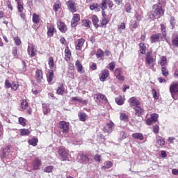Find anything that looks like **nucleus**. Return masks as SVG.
Here are the masks:
<instances>
[{"mask_svg": "<svg viewBox=\"0 0 178 178\" xmlns=\"http://www.w3.org/2000/svg\"><path fill=\"white\" fill-rule=\"evenodd\" d=\"M163 15H165V10L162 8V3L159 2L153 5L152 10L149 14V17L152 20H155V19H160Z\"/></svg>", "mask_w": 178, "mask_h": 178, "instance_id": "obj_1", "label": "nucleus"}, {"mask_svg": "<svg viewBox=\"0 0 178 178\" xmlns=\"http://www.w3.org/2000/svg\"><path fill=\"white\" fill-rule=\"evenodd\" d=\"M170 92L173 99H178V83L174 82L170 85Z\"/></svg>", "mask_w": 178, "mask_h": 178, "instance_id": "obj_2", "label": "nucleus"}, {"mask_svg": "<svg viewBox=\"0 0 178 178\" xmlns=\"http://www.w3.org/2000/svg\"><path fill=\"white\" fill-rule=\"evenodd\" d=\"M58 154L60 157L61 161H65L69 159V151L66 149L65 147H60L58 150Z\"/></svg>", "mask_w": 178, "mask_h": 178, "instance_id": "obj_3", "label": "nucleus"}, {"mask_svg": "<svg viewBox=\"0 0 178 178\" xmlns=\"http://www.w3.org/2000/svg\"><path fill=\"white\" fill-rule=\"evenodd\" d=\"M65 5L70 12L71 13H76L77 12V3L74 2L73 0H68L66 3Z\"/></svg>", "mask_w": 178, "mask_h": 178, "instance_id": "obj_4", "label": "nucleus"}, {"mask_svg": "<svg viewBox=\"0 0 178 178\" xmlns=\"http://www.w3.org/2000/svg\"><path fill=\"white\" fill-rule=\"evenodd\" d=\"M114 74L116 79L120 81H124V80H126V78L123 76V70L121 67L116 68L115 70Z\"/></svg>", "mask_w": 178, "mask_h": 178, "instance_id": "obj_5", "label": "nucleus"}, {"mask_svg": "<svg viewBox=\"0 0 178 178\" xmlns=\"http://www.w3.org/2000/svg\"><path fill=\"white\" fill-rule=\"evenodd\" d=\"M78 158H79L81 163H88V162H90V158H88V155L84 154V153L82 152H80L78 154Z\"/></svg>", "mask_w": 178, "mask_h": 178, "instance_id": "obj_6", "label": "nucleus"}, {"mask_svg": "<svg viewBox=\"0 0 178 178\" xmlns=\"http://www.w3.org/2000/svg\"><path fill=\"white\" fill-rule=\"evenodd\" d=\"M1 159H5V158H10V146H6L3 149V153L0 155Z\"/></svg>", "mask_w": 178, "mask_h": 178, "instance_id": "obj_7", "label": "nucleus"}, {"mask_svg": "<svg viewBox=\"0 0 178 178\" xmlns=\"http://www.w3.org/2000/svg\"><path fill=\"white\" fill-rule=\"evenodd\" d=\"M60 129L63 130V133H69V122H66V121H60L59 122Z\"/></svg>", "mask_w": 178, "mask_h": 178, "instance_id": "obj_8", "label": "nucleus"}, {"mask_svg": "<svg viewBox=\"0 0 178 178\" xmlns=\"http://www.w3.org/2000/svg\"><path fill=\"white\" fill-rule=\"evenodd\" d=\"M115 128V124L112 121H109L108 123L104 127V131L106 133L111 134L113 131V129Z\"/></svg>", "mask_w": 178, "mask_h": 178, "instance_id": "obj_9", "label": "nucleus"}, {"mask_svg": "<svg viewBox=\"0 0 178 178\" xmlns=\"http://www.w3.org/2000/svg\"><path fill=\"white\" fill-rule=\"evenodd\" d=\"M108 77H109V70H104L103 71L101 72L99 74L100 81H102V82L105 81L106 79H108Z\"/></svg>", "mask_w": 178, "mask_h": 178, "instance_id": "obj_10", "label": "nucleus"}, {"mask_svg": "<svg viewBox=\"0 0 178 178\" xmlns=\"http://www.w3.org/2000/svg\"><path fill=\"white\" fill-rule=\"evenodd\" d=\"M35 79H36V81L38 83H42V79H44L42 70H37L35 71Z\"/></svg>", "mask_w": 178, "mask_h": 178, "instance_id": "obj_11", "label": "nucleus"}, {"mask_svg": "<svg viewBox=\"0 0 178 178\" xmlns=\"http://www.w3.org/2000/svg\"><path fill=\"white\" fill-rule=\"evenodd\" d=\"M161 38H162V34L161 33L153 34L150 37V41L152 44H154L155 42H159V41H161Z\"/></svg>", "mask_w": 178, "mask_h": 178, "instance_id": "obj_12", "label": "nucleus"}, {"mask_svg": "<svg viewBox=\"0 0 178 178\" xmlns=\"http://www.w3.org/2000/svg\"><path fill=\"white\" fill-rule=\"evenodd\" d=\"M80 22V15L79 14H74L73 17L71 21V26L76 27L77 26V23Z\"/></svg>", "mask_w": 178, "mask_h": 178, "instance_id": "obj_13", "label": "nucleus"}, {"mask_svg": "<svg viewBox=\"0 0 178 178\" xmlns=\"http://www.w3.org/2000/svg\"><path fill=\"white\" fill-rule=\"evenodd\" d=\"M57 27L61 33H66V31H67V26H66V24L62 22V21L57 22Z\"/></svg>", "mask_w": 178, "mask_h": 178, "instance_id": "obj_14", "label": "nucleus"}, {"mask_svg": "<svg viewBox=\"0 0 178 178\" xmlns=\"http://www.w3.org/2000/svg\"><path fill=\"white\" fill-rule=\"evenodd\" d=\"M35 47L34 44L30 43L28 45V54L31 56V58L35 56V51H34Z\"/></svg>", "mask_w": 178, "mask_h": 178, "instance_id": "obj_15", "label": "nucleus"}, {"mask_svg": "<svg viewBox=\"0 0 178 178\" xmlns=\"http://www.w3.org/2000/svg\"><path fill=\"white\" fill-rule=\"evenodd\" d=\"M154 62H155V59L151 56V52H147L145 57V63L147 65H151V63H154Z\"/></svg>", "mask_w": 178, "mask_h": 178, "instance_id": "obj_16", "label": "nucleus"}, {"mask_svg": "<svg viewBox=\"0 0 178 178\" xmlns=\"http://www.w3.org/2000/svg\"><path fill=\"white\" fill-rule=\"evenodd\" d=\"M56 29L54 25H50L47 26V36L51 38L54 37V33H55Z\"/></svg>", "mask_w": 178, "mask_h": 178, "instance_id": "obj_17", "label": "nucleus"}, {"mask_svg": "<svg viewBox=\"0 0 178 178\" xmlns=\"http://www.w3.org/2000/svg\"><path fill=\"white\" fill-rule=\"evenodd\" d=\"M134 111H135V115H136V116L140 117L142 115H144V108L138 106L134 107Z\"/></svg>", "mask_w": 178, "mask_h": 178, "instance_id": "obj_18", "label": "nucleus"}, {"mask_svg": "<svg viewBox=\"0 0 178 178\" xmlns=\"http://www.w3.org/2000/svg\"><path fill=\"white\" fill-rule=\"evenodd\" d=\"M129 103L131 106H138L140 105V101L137 98L132 97L129 99Z\"/></svg>", "mask_w": 178, "mask_h": 178, "instance_id": "obj_19", "label": "nucleus"}, {"mask_svg": "<svg viewBox=\"0 0 178 178\" xmlns=\"http://www.w3.org/2000/svg\"><path fill=\"white\" fill-rule=\"evenodd\" d=\"M40 166H41V160L36 159L33 161V170H38Z\"/></svg>", "mask_w": 178, "mask_h": 178, "instance_id": "obj_20", "label": "nucleus"}, {"mask_svg": "<svg viewBox=\"0 0 178 178\" xmlns=\"http://www.w3.org/2000/svg\"><path fill=\"white\" fill-rule=\"evenodd\" d=\"M156 141L159 147H163V145H165V139H163V138H162L161 136H156Z\"/></svg>", "mask_w": 178, "mask_h": 178, "instance_id": "obj_21", "label": "nucleus"}, {"mask_svg": "<svg viewBox=\"0 0 178 178\" xmlns=\"http://www.w3.org/2000/svg\"><path fill=\"white\" fill-rule=\"evenodd\" d=\"M84 42H86L84 38L78 39V44L76 45V49H77V51H81V48H83Z\"/></svg>", "mask_w": 178, "mask_h": 178, "instance_id": "obj_22", "label": "nucleus"}, {"mask_svg": "<svg viewBox=\"0 0 178 178\" xmlns=\"http://www.w3.org/2000/svg\"><path fill=\"white\" fill-rule=\"evenodd\" d=\"M56 92L58 95H63L65 92V86H63V83H60L58 84V88Z\"/></svg>", "mask_w": 178, "mask_h": 178, "instance_id": "obj_23", "label": "nucleus"}, {"mask_svg": "<svg viewBox=\"0 0 178 178\" xmlns=\"http://www.w3.org/2000/svg\"><path fill=\"white\" fill-rule=\"evenodd\" d=\"M29 108V102H27V100L22 99V102H21V108H19V111L21 112H23V111H25V109H27Z\"/></svg>", "mask_w": 178, "mask_h": 178, "instance_id": "obj_24", "label": "nucleus"}, {"mask_svg": "<svg viewBox=\"0 0 178 178\" xmlns=\"http://www.w3.org/2000/svg\"><path fill=\"white\" fill-rule=\"evenodd\" d=\"M92 22L95 29H98V27H99V24H98V23L99 22V19H98V17L97 15H93L92 17Z\"/></svg>", "mask_w": 178, "mask_h": 178, "instance_id": "obj_25", "label": "nucleus"}, {"mask_svg": "<svg viewBox=\"0 0 178 178\" xmlns=\"http://www.w3.org/2000/svg\"><path fill=\"white\" fill-rule=\"evenodd\" d=\"M75 66L79 73H84V71H83V65L81 64V63H80V60H76Z\"/></svg>", "mask_w": 178, "mask_h": 178, "instance_id": "obj_26", "label": "nucleus"}, {"mask_svg": "<svg viewBox=\"0 0 178 178\" xmlns=\"http://www.w3.org/2000/svg\"><path fill=\"white\" fill-rule=\"evenodd\" d=\"M47 80L48 83H52V80H54V71L52 70H49L47 75Z\"/></svg>", "mask_w": 178, "mask_h": 178, "instance_id": "obj_27", "label": "nucleus"}, {"mask_svg": "<svg viewBox=\"0 0 178 178\" xmlns=\"http://www.w3.org/2000/svg\"><path fill=\"white\" fill-rule=\"evenodd\" d=\"M90 10H95V12H99L101 9L99 8V4L97 3H93L90 5Z\"/></svg>", "mask_w": 178, "mask_h": 178, "instance_id": "obj_28", "label": "nucleus"}, {"mask_svg": "<svg viewBox=\"0 0 178 178\" xmlns=\"http://www.w3.org/2000/svg\"><path fill=\"white\" fill-rule=\"evenodd\" d=\"M112 166H113V163L110 161H107L104 162V165L102 167V169L103 170H105V169H111Z\"/></svg>", "mask_w": 178, "mask_h": 178, "instance_id": "obj_29", "label": "nucleus"}, {"mask_svg": "<svg viewBox=\"0 0 178 178\" xmlns=\"http://www.w3.org/2000/svg\"><path fill=\"white\" fill-rule=\"evenodd\" d=\"M120 120L122 122H129V115L125 113L121 112L120 113Z\"/></svg>", "mask_w": 178, "mask_h": 178, "instance_id": "obj_30", "label": "nucleus"}, {"mask_svg": "<svg viewBox=\"0 0 178 178\" xmlns=\"http://www.w3.org/2000/svg\"><path fill=\"white\" fill-rule=\"evenodd\" d=\"M65 56L66 60H70V56H72V52L69 49V47H65Z\"/></svg>", "mask_w": 178, "mask_h": 178, "instance_id": "obj_31", "label": "nucleus"}, {"mask_svg": "<svg viewBox=\"0 0 178 178\" xmlns=\"http://www.w3.org/2000/svg\"><path fill=\"white\" fill-rule=\"evenodd\" d=\"M132 137L133 138H134V140H144V135H143V134L141 133L133 134Z\"/></svg>", "mask_w": 178, "mask_h": 178, "instance_id": "obj_32", "label": "nucleus"}, {"mask_svg": "<svg viewBox=\"0 0 178 178\" xmlns=\"http://www.w3.org/2000/svg\"><path fill=\"white\" fill-rule=\"evenodd\" d=\"M28 144H29V145H32L33 147H37V145L38 144V139L35 138L29 139L28 140Z\"/></svg>", "mask_w": 178, "mask_h": 178, "instance_id": "obj_33", "label": "nucleus"}, {"mask_svg": "<svg viewBox=\"0 0 178 178\" xmlns=\"http://www.w3.org/2000/svg\"><path fill=\"white\" fill-rule=\"evenodd\" d=\"M19 133L21 136H30L31 134V131L29 130V129H19Z\"/></svg>", "mask_w": 178, "mask_h": 178, "instance_id": "obj_34", "label": "nucleus"}, {"mask_svg": "<svg viewBox=\"0 0 178 178\" xmlns=\"http://www.w3.org/2000/svg\"><path fill=\"white\" fill-rule=\"evenodd\" d=\"M108 0H102V3L99 5V8L102 9V10H106V9H108V6H106Z\"/></svg>", "mask_w": 178, "mask_h": 178, "instance_id": "obj_35", "label": "nucleus"}, {"mask_svg": "<svg viewBox=\"0 0 178 178\" xmlns=\"http://www.w3.org/2000/svg\"><path fill=\"white\" fill-rule=\"evenodd\" d=\"M32 22L35 24H38V23H40V15L33 13L32 17Z\"/></svg>", "mask_w": 178, "mask_h": 178, "instance_id": "obj_36", "label": "nucleus"}, {"mask_svg": "<svg viewBox=\"0 0 178 178\" xmlns=\"http://www.w3.org/2000/svg\"><path fill=\"white\" fill-rule=\"evenodd\" d=\"M42 111L44 115H47L51 112V108H49V105L48 104H44L42 106Z\"/></svg>", "mask_w": 178, "mask_h": 178, "instance_id": "obj_37", "label": "nucleus"}, {"mask_svg": "<svg viewBox=\"0 0 178 178\" xmlns=\"http://www.w3.org/2000/svg\"><path fill=\"white\" fill-rule=\"evenodd\" d=\"M115 102L117 105H123L124 104V100L122 96H118L115 98Z\"/></svg>", "mask_w": 178, "mask_h": 178, "instance_id": "obj_38", "label": "nucleus"}, {"mask_svg": "<svg viewBox=\"0 0 178 178\" xmlns=\"http://www.w3.org/2000/svg\"><path fill=\"white\" fill-rule=\"evenodd\" d=\"M126 137H127V134L125 131H121L120 133V137H119L118 141L120 143L123 141V140H124Z\"/></svg>", "mask_w": 178, "mask_h": 178, "instance_id": "obj_39", "label": "nucleus"}, {"mask_svg": "<svg viewBox=\"0 0 178 178\" xmlns=\"http://www.w3.org/2000/svg\"><path fill=\"white\" fill-rule=\"evenodd\" d=\"M49 69H54V67H55V62L54 61V58L53 57H49Z\"/></svg>", "mask_w": 178, "mask_h": 178, "instance_id": "obj_40", "label": "nucleus"}, {"mask_svg": "<svg viewBox=\"0 0 178 178\" xmlns=\"http://www.w3.org/2000/svg\"><path fill=\"white\" fill-rule=\"evenodd\" d=\"M61 6H62V4L60 3V1H56L53 7L54 12H58V10H59V8Z\"/></svg>", "mask_w": 178, "mask_h": 178, "instance_id": "obj_41", "label": "nucleus"}, {"mask_svg": "<svg viewBox=\"0 0 178 178\" xmlns=\"http://www.w3.org/2000/svg\"><path fill=\"white\" fill-rule=\"evenodd\" d=\"M108 23H109L108 17H103L101 22V27H106Z\"/></svg>", "mask_w": 178, "mask_h": 178, "instance_id": "obj_42", "label": "nucleus"}, {"mask_svg": "<svg viewBox=\"0 0 178 178\" xmlns=\"http://www.w3.org/2000/svg\"><path fill=\"white\" fill-rule=\"evenodd\" d=\"M167 62H168V59L166 58V57L162 56L160 60V65L161 66V67H165L166 65Z\"/></svg>", "mask_w": 178, "mask_h": 178, "instance_id": "obj_43", "label": "nucleus"}, {"mask_svg": "<svg viewBox=\"0 0 178 178\" xmlns=\"http://www.w3.org/2000/svg\"><path fill=\"white\" fill-rule=\"evenodd\" d=\"M91 24V21L88 19H83L82 20V26L84 27H87V29H90V25Z\"/></svg>", "mask_w": 178, "mask_h": 178, "instance_id": "obj_44", "label": "nucleus"}, {"mask_svg": "<svg viewBox=\"0 0 178 178\" xmlns=\"http://www.w3.org/2000/svg\"><path fill=\"white\" fill-rule=\"evenodd\" d=\"M104 56V51L102 49H97V54H96V58L97 59L102 58Z\"/></svg>", "mask_w": 178, "mask_h": 178, "instance_id": "obj_45", "label": "nucleus"}, {"mask_svg": "<svg viewBox=\"0 0 178 178\" xmlns=\"http://www.w3.org/2000/svg\"><path fill=\"white\" fill-rule=\"evenodd\" d=\"M139 47H140V54H141L142 55H144V54H145V44H144V43H140Z\"/></svg>", "mask_w": 178, "mask_h": 178, "instance_id": "obj_46", "label": "nucleus"}, {"mask_svg": "<svg viewBox=\"0 0 178 178\" xmlns=\"http://www.w3.org/2000/svg\"><path fill=\"white\" fill-rule=\"evenodd\" d=\"M161 72L164 77H168V76H169V71L168 70V69H166V67H161Z\"/></svg>", "mask_w": 178, "mask_h": 178, "instance_id": "obj_47", "label": "nucleus"}, {"mask_svg": "<svg viewBox=\"0 0 178 178\" xmlns=\"http://www.w3.org/2000/svg\"><path fill=\"white\" fill-rule=\"evenodd\" d=\"M170 24L172 30L175 29L176 26V22L175 21V17H171L170 19Z\"/></svg>", "mask_w": 178, "mask_h": 178, "instance_id": "obj_48", "label": "nucleus"}, {"mask_svg": "<svg viewBox=\"0 0 178 178\" xmlns=\"http://www.w3.org/2000/svg\"><path fill=\"white\" fill-rule=\"evenodd\" d=\"M172 44L174 47L178 48V35H176V36L172 39Z\"/></svg>", "mask_w": 178, "mask_h": 178, "instance_id": "obj_49", "label": "nucleus"}, {"mask_svg": "<svg viewBox=\"0 0 178 178\" xmlns=\"http://www.w3.org/2000/svg\"><path fill=\"white\" fill-rule=\"evenodd\" d=\"M160 27H161L163 36L166 37V26L163 24H161L160 25Z\"/></svg>", "mask_w": 178, "mask_h": 178, "instance_id": "obj_50", "label": "nucleus"}, {"mask_svg": "<svg viewBox=\"0 0 178 178\" xmlns=\"http://www.w3.org/2000/svg\"><path fill=\"white\" fill-rule=\"evenodd\" d=\"M54 170L53 165H49L44 168V173H51Z\"/></svg>", "mask_w": 178, "mask_h": 178, "instance_id": "obj_51", "label": "nucleus"}, {"mask_svg": "<svg viewBox=\"0 0 178 178\" xmlns=\"http://www.w3.org/2000/svg\"><path fill=\"white\" fill-rule=\"evenodd\" d=\"M79 120H81V122H86V118H87V114H86V113H81L79 115Z\"/></svg>", "mask_w": 178, "mask_h": 178, "instance_id": "obj_52", "label": "nucleus"}, {"mask_svg": "<svg viewBox=\"0 0 178 178\" xmlns=\"http://www.w3.org/2000/svg\"><path fill=\"white\" fill-rule=\"evenodd\" d=\"M116 66V63L115 61H113L108 64V69L111 70V72H113L115 70V67Z\"/></svg>", "mask_w": 178, "mask_h": 178, "instance_id": "obj_53", "label": "nucleus"}, {"mask_svg": "<svg viewBox=\"0 0 178 178\" xmlns=\"http://www.w3.org/2000/svg\"><path fill=\"white\" fill-rule=\"evenodd\" d=\"M131 9H133V8L130 3H127L125 5V10L127 13H131Z\"/></svg>", "mask_w": 178, "mask_h": 178, "instance_id": "obj_54", "label": "nucleus"}, {"mask_svg": "<svg viewBox=\"0 0 178 178\" xmlns=\"http://www.w3.org/2000/svg\"><path fill=\"white\" fill-rule=\"evenodd\" d=\"M19 124H21L22 126H23L24 127V126H26V119H24L22 117H19Z\"/></svg>", "mask_w": 178, "mask_h": 178, "instance_id": "obj_55", "label": "nucleus"}, {"mask_svg": "<svg viewBox=\"0 0 178 178\" xmlns=\"http://www.w3.org/2000/svg\"><path fill=\"white\" fill-rule=\"evenodd\" d=\"M14 41L16 45L17 46L22 45V40H20V38H19V36L14 38Z\"/></svg>", "mask_w": 178, "mask_h": 178, "instance_id": "obj_56", "label": "nucleus"}, {"mask_svg": "<svg viewBox=\"0 0 178 178\" xmlns=\"http://www.w3.org/2000/svg\"><path fill=\"white\" fill-rule=\"evenodd\" d=\"M12 55H13L14 58H18V56H17V47H13Z\"/></svg>", "mask_w": 178, "mask_h": 178, "instance_id": "obj_57", "label": "nucleus"}, {"mask_svg": "<svg viewBox=\"0 0 178 178\" xmlns=\"http://www.w3.org/2000/svg\"><path fill=\"white\" fill-rule=\"evenodd\" d=\"M159 117V115L156 113H153L151 115L150 118L154 121V122H157L158 120V118Z\"/></svg>", "mask_w": 178, "mask_h": 178, "instance_id": "obj_58", "label": "nucleus"}, {"mask_svg": "<svg viewBox=\"0 0 178 178\" xmlns=\"http://www.w3.org/2000/svg\"><path fill=\"white\" fill-rule=\"evenodd\" d=\"M10 88L12 90H13L14 91H16V90H17V88H19V84L15 83H12L11 86Z\"/></svg>", "mask_w": 178, "mask_h": 178, "instance_id": "obj_59", "label": "nucleus"}, {"mask_svg": "<svg viewBox=\"0 0 178 178\" xmlns=\"http://www.w3.org/2000/svg\"><path fill=\"white\" fill-rule=\"evenodd\" d=\"M152 92L153 94V98H154V99H158L159 97H158V92H156V90L152 89Z\"/></svg>", "mask_w": 178, "mask_h": 178, "instance_id": "obj_60", "label": "nucleus"}, {"mask_svg": "<svg viewBox=\"0 0 178 178\" xmlns=\"http://www.w3.org/2000/svg\"><path fill=\"white\" fill-rule=\"evenodd\" d=\"M153 132L154 134H158L159 133V126L155 125L153 127Z\"/></svg>", "mask_w": 178, "mask_h": 178, "instance_id": "obj_61", "label": "nucleus"}, {"mask_svg": "<svg viewBox=\"0 0 178 178\" xmlns=\"http://www.w3.org/2000/svg\"><path fill=\"white\" fill-rule=\"evenodd\" d=\"M94 97H95L96 102H98V101H101V93L95 94Z\"/></svg>", "mask_w": 178, "mask_h": 178, "instance_id": "obj_62", "label": "nucleus"}, {"mask_svg": "<svg viewBox=\"0 0 178 178\" xmlns=\"http://www.w3.org/2000/svg\"><path fill=\"white\" fill-rule=\"evenodd\" d=\"M17 9H18V12H19V13H22V12H23V5H22V3H19V4H17Z\"/></svg>", "mask_w": 178, "mask_h": 178, "instance_id": "obj_63", "label": "nucleus"}, {"mask_svg": "<svg viewBox=\"0 0 178 178\" xmlns=\"http://www.w3.org/2000/svg\"><path fill=\"white\" fill-rule=\"evenodd\" d=\"M101 159H102V157H101V156L99 154H96L95 156V162H99L101 161Z\"/></svg>", "mask_w": 178, "mask_h": 178, "instance_id": "obj_64", "label": "nucleus"}]
</instances>
